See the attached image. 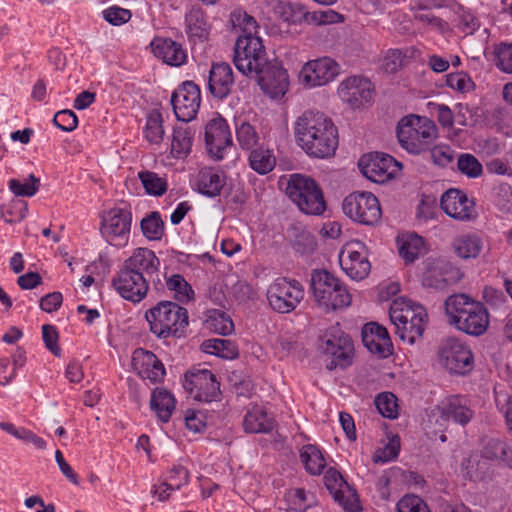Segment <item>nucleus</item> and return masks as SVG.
<instances>
[{"label":"nucleus","instance_id":"f257e3e1","mask_svg":"<svg viewBox=\"0 0 512 512\" xmlns=\"http://www.w3.org/2000/svg\"><path fill=\"white\" fill-rule=\"evenodd\" d=\"M160 261L147 248H138L124 261L112 280V286L126 300L140 302L148 292V282L158 272Z\"/></svg>","mask_w":512,"mask_h":512},{"label":"nucleus","instance_id":"f03ea898","mask_svg":"<svg viewBox=\"0 0 512 512\" xmlns=\"http://www.w3.org/2000/svg\"><path fill=\"white\" fill-rule=\"evenodd\" d=\"M295 136L299 146L310 156L327 158L338 146L337 129L323 113L306 111L296 121Z\"/></svg>","mask_w":512,"mask_h":512},{"label":"nucleus","instance_id":"7ed1b4c3","mask_svg":"<svg viewBox=\"0 0 512 512\" xmlns=\"http://www.w3.org/2000/svg\"><path fill=\"white\" fill-rule=\"evenodd\" d=\"M448 323L471 336L483 335L489 327L486 307L466 294L450 295L444 302Z\"/></svg>","mask_w":512,"mask_h":512},{"label":"nucleus","instance_id":"20e7f679","mask_svg":"<svg viewBox=\"0 0 512 512\" xmlns=\"http://www.w3.org/2000/svg\"><path fill=\"white\" fill-rule=\"evenodd\" d=\"M150 331L159 338L179 336L188 325V312L172 301H161L145 313Z\"/></svg>","mask_w":512,"mask_h":512},{"label":"nucleus","instance_id":"39448f33","mask_svg":"<svg viewBox=\"0 0 512 512\" xmlns=\"http://www.w3.org/2000/svg\"><path fill=\"white\" fill-rule=\"evenodd\" d=\"M436 137L437 127L426 117L406 116L397 126V138L400 145L413 154L426 151Z\"/></svg>","mask_w":512,"mask_h":512},{"label":"nucleus","instance_id":"423d86ee","mask_svg":"<svg viewBox=\"0 0 512 512\" xmlns=\"http://www.w3.org/2000/svg\"><path fill=\"white\" fill-rule=\"evenodd\" d=\"M310 287L317 303L327 310L344 308L351 303V296L341 281L325 269L312 271Z\"/></svg>","mask_w":512,"mask_h":512},{"label":"nucleus","instance_id":"0eeeda50","mask_svg":"<svg viewBox=\"0 0 512 512\" xmlns=\"http://www.w3.org/2000/svg\"><path fill=\"white\" fill-rule=\"evenodd\" d=\"M285 192L305 214L320 215L326 209L322 190L311 177L300 174L291 175Z\"/></svg>","mask_w":512,"mask_h":512},{"label":"nucleus","instance_id":"6e6552de","mask_svg":"<svg viewBox=\"0 0 512 512\" xmlns=\"http://www.w3.org/2000/svg\"><path fill=\"white\" fill-rule=\"evenodd\" d=\"M268 60L262 39L253 34L240 35L235 43L233 63L246 76H253Z\"/></svg>","mask_w":512,"mask_h":512},{"label":"nucleus","instance_id":"1a4fd4ad","mask_svg":"<svg viewBox=\"0 0 512 512\" xmlns=\"http://www.w3.org/2000/svg\"><path fill=\"white\" fill-rule=\"evenodd\" d=\"M438 360L445 370L455 375H467L474 367L472 351L454 337L441 341L438 347Z\"/></svg>","mask_w":512,"mask_h":512},{"label":"nucleus","instance_id":"9d476101","mask_svg":"<svg viewBox=\"0 0 512 512\" xmlns=\"http://www.w3.org/2000/svg\"><path fill=\"white\" fill-rule=\"evenodd\" d=\"M343 212L355 222L374 226L381 219V207L378 199L370 192H353L345 197Z\"/></svg>","mask_w":512,"mask_h":512},{"label":"nucleus","instance_id":"9b49d317","mask_svg":"<svg viewBox=\"0 0 512 512\" xmlns=\"http://www.w3.org/2000/svg\"><path fill=\"white\" fill-rule=\"evenodd\" d=\"M322 349L324 353L330 357L326 363L328 370L337 367L346 368L352 362L354 346L352 339L348 335H344L337 326L328 331L323 338Z\"/></svg>","mask_w":512,"mask_h":512},{"label":"nucleus","instance_id":"f8f14e48","mask_svg":"<svg viewBox=\"0 0 512 512\" xmlns=\"http://www.w3.org/2000/svg\"><path fill=\"white\" fill-rule=\"evenodd\" d=\"M303 296L304 290L300 283L296 280L287 281L285 278L275 280L267 290L269 305L279 313L293 311Z\"/></svg>","mask_w":512,"mask_h":512},{"label":"nucleus","instance_id":"ddd939ff","mask_svg":"<svg viewBox=\"0 0 512 512\" xmlns=\"http://www.w3.org/2000/svg\"><path fill=\"white\" fill-rule=\"evenodd\" d=\"M253 76L262 91L273 99L283 97L288 90L287 71L277 59H268Z\"/></svg>","mask_w":512,"mask_h":512},{"label":"nucleus","instance_id":"4468645a","mask_svg":"<svg viewBox=\"0 0 512 512\" xmlns=\"http://www.w3.org/2000/svg\"><path fill=\"white\" fill-rule=\"evenodd\" d=\"M358 167L367 179L375 183H383L393 177L402 164L388 154L375 152L363 155L358 162Z\"/></svg>","mask_w":512,"mask_h":512},{"label":"nucleus","instance_id":"2eb2a0df","mask_svg":"<svg viewBox=\"0 0 512 512\" xmlns=\"http://www.w3.org/2000/svg\"><path fill=\"white\" fill-rule=\"evenodd\" d=\"M200 103V88L193 81H185L171 96L174 114L177 120L183 122H189L196 117Z\"/></svg>","mask_w":512,"mask_h":512},{"label":"nucleus","instance_id":"dca6fc26","mask_svg":"<svg viewBox=\"0 0 512 512\" xmlns=\"http://www.w3.org/2000/svg\"><path fill=\"white\" fill-rule=\"evenodd\" d=\"M462 277L460 269L452 263L443 259H435L427 262L422 276V285L435 290H444L460 281Z\"/></svg>","mask_w":512,"mask_h":512},{"label":"nucleus","instance_id":"f3484780","mask_svg":"<svg viewBox=\"0 0 512 512\" xmlns=\"http://www.w3.org/2000/svg\"><path fill=\"white\" fill-rule=\"evenodd\" d=\"M184 388L190 393L195 392L194 398L199 401L221 400L220 383L216 380V376L207 369L187 372Z\"/></svg>","mask_w":512,"mask_h":512},{"label":"nucleus","instance_id":"a211bd4d","mask_svg":"<svg viewBox=\"0 0 512 512\" xmlns=\"http://www.w3.org/2000/svg\"><path fill=\"white\" fill-rule=\"evenodd\" d=\"M324 484L334 500L347 512H359L358 495L351 490L341 473L335 468H329L324 475Z\"/></svg>","mask_w":512,"mask_h":512},{"label":"nucleus","instance_id":"6ab92c4d","mask_svg":"<svg viewBox=\"0 0 512 512\" xmlns=\"http://www.w3.org/2000/svg\"><path fill=\"white\" fill-rule=\"evenodd\" d=\"M442 210L457 220H471L477 215L475 203L460 189L447 190L440 199Z\"/></svg>","mask_w":512,"mask_h":512},{"label":"nucleus","instance_id":"aec40b11","mask_svg":"<svg viewBox=\"0 0 512 512\" xmlns=\"http://www.w3.org/2000/svg\"><path fill=\"white\" fill-rule=\"evenodd\" d=\"M339 71L338 64L324 57L307 62L300 71V79L310 87L322 86L332 81Z\"/></svg>","mask_w":512,"mask_h":512},{"label":"nucleus","instance_id":"412c9836","mask_svg":"<svg viewBox=\"0 0 512 512\" xmlns=\"http://www.w3.org/2000/svg\"><path fill=\"white\" fill-rule=\"evenodd\" d=\"M205 143L211 157L216 160L223 158V150L232 145V136L224 118L217 117L207 123Z\"/></svg>","mask_w":512,"mask_h":512},{"label":"nucleus","instance_id":"4be33fe9","mask_svg":"<svg viewBox=\"0 0 512 512\" xmlns=\"http://www.w3.org/2000/svg\"><path fill=\"white\" fill-rule=\"evenodd\" d=\"M338 94L344 102L355 109L369 103L372 100L373 91L369 80L354 76L340 84Z\"/></svg>","mask_w":512,"mask_h":512},{"label":"nucleus","instance_id":"5701e85b","mask_svg":"<svg viewBox=\"0 0 512 512\" xmlns=\"http://www.w3.org/2000/svg\"><path fill=\"white\" fill-rule=\"evenodd\" d=\"M132 367L143 379H149L152 383L163 380L165 368L157 356L151 352L138 348L132 355Z\"/></svg>","mask_w":512,"mask_h":512},{"label":"nucleus","instance_id":"b1692460","mask_svg":"<svg viewBox=\"0 0 512 512\" xmlns=\"http://www.w3.org/2000/svg\"><path fill=\"white\" fill-rule=\"evenodd\" d=\"M364 346L373 354L381 358L389 356L392 351V342L385 327L375 322L367 323L361 331Z\"/></svg>","mask_w":512,"mask_h":512},{"label":"nucleus","instance_id":"393cba45","mask_svg":"<svg viewBox=\"0 0 512 512\" xmlns=\"http://www.w3.org/2000/svg\"><path fill=\"white\" fill-rule=\"evenodd\" d=\"M233 83V71L229 64L222 62L212 65L209 73L208 88L214 97L218 99L226 98L231 92Z\"/></svg>","mask_w":512,"mask_h":512},{"label":"nucleus","instance_id":"a878e982","mask_svg":"<svg viewBox=\"0 0 512 512\" xmlns=\"http://www.w3.org/2000/svg\"><path fill=\"white\" fill-rule=\"evenodd\" d=\"M132 214L124 208H112L107 211L101 222V231L108 236H123L130 232Z\"/></svg>","mask_w":512,"mask_h":512},{"label":"nucleus","instance_id":"bb28decb","mask_svg":"<svg viewBox=\"0 0 512 512\" xmlns=\"http://www.w3.org/2000/svg\"><path fill=\"white\" fill-rule=\"evenodd\" d=\"M150 46L157 58L171 66H180L186 59V54L181 45L170 38L155 37Z\"/></svg>","mask_w":512,"mask_h":512},{"label":"nucleus","instance_id":"cd10ccee","mask_svg":"<svg viewBox=\"0 0 512 512\" xmlns=\"http://www.w3.org/2000/svg\"><path fill=\"white\" fill-rule=\"evenodd\" d=\"M439 413L442 422H448L452 419L455 423L462 426L469 423L473 417V412L464 404L458 396H452L435 409ZM443 425V423H441Z\"/></svg>","mask_w":512,"mask_h":512},{"label":"nucleus","instance_id":"c85d7f7f","mask_svg":"<svg viewBox=\"0 0 512 512\" xmlns=\"http://www.w3.org/2000/svg\"><path fill=\"white\" fill-rule=\"evenodd\" d=\"M461 468L465 477L475 482L490 479L493 474L491 463L480 451L472 452L467 458H464Z\"/></svg>","mask_w":512,"mask_h":512},{"label":"nucleus","instance_id":"c756f323","mask_svg":"<svg viewBox=\"0 0 512 512\" xmlns=\"http://www.w3.org/2000/svg\"><path fill=\"white\" fill-rule=\"evenodd\" d=\"M341 268L353 280H362L368 276L371 265L365 256H362L358 251H343L339 256Z\"/></svg>","mask_w":512,"mask_h":512},{"label":"nucleus","instance_id":"7c9ffc66","mask_svg":"<svg viewBox=\"0 0 512 512\" xmlns=\"http://www.w3.org/2000/svg\"><path fill=\"white\" fill-rule=\"evenodd\" d=\"M174 396L164 388H155L150 399V408L162 422H168L175 410Z\"/></svg>","mask_w":512,"mask_h":512},{"label":"nucleus","instance_id":"2f4dec72","mask_svg":"<svg viewBox=\"0 0 512 512\" xmlns=\"http://www.w3.org/2000/svg\"><path fill=\"white\" fill-rule=\"evenodd\" d=\"M480 453L489 463L505 464L512 469V449L504 441L494 438L490 439L485 443Z\"/></svg>","mask_w":512,"mask_h":512},{"label":"nucleus","instance_id":"473e14b6","mask_svg":"<svg viewBox=\"0 0 512 512\" xmlns=\"http://www.w3.org/2000/svg\"><path fill=\"white\" fill-rule=\"evenodd\" d=\"M198 191L208 197L220 195L225 185V176L214 171L212 168H205L198 175Z\"/></svg>","mask_w":512,"mask_h":512},{"label":"nucleus","instance_id":"72a5a7b5","mask_svg":"<svg viewBox=\"0 0 512 512\" xmlns=\"http://www.w3.org/2000/svg\"><path fill=\"white\" fill-rule=\"evenodd\" d=\"M454 252L462 259L476 258L483 247L480 237L474 234L460 235L452 242Z\"/></svg>","mask_w":512,"mask_h":512},{"label":"nucleus","instance_id":"f704fd0d","mask_svg":"<svg viewBox=\"0 0 512 512\" xmlns=\"http://www.w3.org/2000/svg\"><path fill=\"white\" fill-rule=\"evenodd\" d=\"M243 426L249 433H269L274 428V421L261 409L248 411L243 420Z\"/></svg>","mask_w":512,"mask_h":512},{"label":"nucleus","instance_id":"c9c22d12","mask_svg":"<svg viewBox=\"0 0 512 512\" xmlns=\"http://www.w3.org/2000/svg\"><path fill=\"white\" fill-rule=\"evenodd\" d=\"M399 255L406 265L412 264L420 254L423 239L417 234L403 235L397 238Z\"/></svg>","mask_w":512,"mask_h":512},{"label":"nucleus","instance_id":"e433bc0d","mask_svg":"<svg viewBox=\"0 0 512 512\" xmlns=\"http://www.w3.org/2000/svg\"><path fill=\"white\" fill-rule=\"evenodd\" d=\"M202 348L206 353H210L223 359H236L239 356L237 345L228 339H208L203 342Z\"/></svg>","mask_w":512,"mask_h":512},{"label":"nucleus","instance_id":"4c0bfd02","mask_svg":"<svg viewBox=\"0 0 512 512\" xmlns=\"http://www.w3.org/2000/svg\"><path fill=\"white\" fill-rule=\"evenodd\" d=\"M249 165L255 172L265 175L274 169L276 158L269 149L257 147L250 152Z\"/></svg>","mask_w":512,"mask_h":512},{"label":"nucleus","instance_id":"58836bf2","mask_svg":"<svg viewBox=\"0 0 512 512\" xmlns=\"http://www.w3.org/2000/svg\"><path fill=\"white\" fill-rule=\"evenodd\" d=\"M300 459L306 470L311 474H320L326 462L320 450L311 444L305 445L300 451Z\"/></svg>","mask_w":512,"mask_h":512},{"label":"nucleus","instance_id":"ea45409f","mask_svg":"<svg viewBox=\"0 0 512 512\" xmlns=\"http://www.w3.org/2000/svg\"><path fill=\"white\" fill-rule=\"evenodd\" d=\"M274 11L280 19L289 24L299 23L308 15L300 3L290 1H280Z\"/></svg>","mask_w":512,"mask_h":512},{"label":"nucleus","instance_id":"a19ab883","mask_svg":"<svg viewBox=\"0 0 512 512\" xmlns=\"http://www.w3.org/2000/svg\"><path fill=\"white\" fill-rule=\"evenodd\" d=\"M389 315L390 320L394 325H399V323H412L411 320L415 319L419 320L420 324H426L428 317L426 310L420 305L400 310L391 308Z\"/></svg>","mask_w":512,"mask_h":512},{"label":"nucleus","instance_id":"79ce46f5","mask_svg":"<svg viewBox=\"0 0 512 512\" xmlns=\"http://www.w3.org/2000/svg\"><path fill=\"white\" fill-rule=\"evenodd\" d=\"M143 235L149 240H160L165 233V225L158 211H153L140 222Z\"/></svg>","mask_w":512,"mask_h":512},{"label":"nucleus","instance_id":"37998d69","mask_svg":"<svg viewBox=\"0 0 512 512\" xmlns=\"http://www.w3.org/2000/svg\"><path fill=\"white\" fill-rule=\"evenodd\" d=\"M192 145V133L188 128L175 127L171 141V153L176 157L186 156Z\"/></svg>","mask_w":512,"mask_h":512},{"label":"nucleus","instance_id":"c03bdc74","mask_svg":"<svg viewBox=\"0 0 512 512\" xmlns=\"http://www.w3.org/2000/svg\"><path fill=\"white\" fill-rule=\"evenodd\" d=\"M164 134L162 115L158 110H152L147 116L145 138L152 144H159Z\"/></svg>","mask_w":512,"mask_h":512},{"label":"nucleus","instance_id":"a18cd8bd","mask_svg":"<svg viewBox=\"0 0 512 512\" xmlns=\"http://www.w3.org/2000/svg\"><path fill=\"white\" fill-rule=\"evenodd\" d=\"M378 412L385 418L395 419L398 416L397 397L392 392H382L374 400Z\"/></svg>","mask_w":512,"mask_h":512},{"label":"nucleus","instance_id":"49530a36","mask_svg":"<svg viewBox=\"0 0 512 512\" xmlns=\"http://www.w3.org/2000/svg\"><path fill=\"white\" fill-rule=\"evenodd\" d=\"M146 192L151 195L161 196L167 190V182L151 171H141L138 174Z\"/></svg>","mask_w":512,"mask_h":512},{"label":"nucleus","instance_id":"de8ad7c7","mask_svg":"<svg viewBox=\"0 0 512 512\" xmlns=\"http://www.w3.org/2000/svg\"><path fill=\"white\" fill-rule=\"evenodd\" d=\"M236 136L240 147L245 150L254 149L260 139L255 127L245 121L237 126Z\"/></svg>","mask_w":512,"mask_h":512},{"label":"nucleus","instance_id":"09e8293b","mask_svg":"<svg viewBox=\"0 0 512 512\" xmlns=\"http://www.w3.org/2000/svg\"><path fill=\"white\" fill-rule=\"evenodd\" d=\"M411 321L412 323H399V325H395L396 334L402 341H407L409 344H413L420 338L425 328V324H420L419 320L415 319Z\"/></svg>","mask_w":512,"mask_h":512},{"label":"nucleus","instance_id":"8fccbe9b","mask_svg":"<svg viewBox=\"0 0 512 512\" xmlns=\"http://www.w3.org/2000/svg\"><path fill=\"white\" fill-rule=\"evenodd\" d=\"M40 180L33 174L29 175V182L21 183L17 179H11L9 181V188L11 192L16 196L31 197L36 194L39 190Z\"/></svg>","mask_w":512,"mask_h":512},{"label":"nucleus","instance_id":"3c124183","mask_svg":"<svg viewBox=\"0 0 512 512\" xmlns=\"http://www.w3.org/2000/svg\"><path fill=\"white\" fill-rule=\"evenodd\" d=\"M458 170L470 178H476L482 174L483 168L478 159L472 154H461L457 161Z\"/></svg>","mask_w":512,"mask_h":512},{"label":"nucleus","instance_id":"603ef678","mask_svg":"<svg viewBox=\"0 0 512 512\" xmlns=\"http://www.w3.org/2000/svg\"><path fill=\"white\" fill-rule=\"evenodd\" d=\"M166 285L168 289L178 294V300H190L193 298L194 291L190 284L180 274H174L167 279Z\"/></svg>","mask_w":512,"mask_h":512},{"label":"nucleus","instance_id":"864d4df0","mask_svg":"<svg viewBox=\"0 0 512 512\" xmlns=\"http://www.w3.org/2000/svg\"><path fill=\"white\" fill-rule=\"evenodd\" d=\"M400 451V438L399 436H393L384 448L376 450L373 461L375 463H385L395 459Z\"/></svg>","mask_w":512,"mask_h":512},{"label":"nucleus","instance_id":"5fc2aeb1","mask_svg":"<svg viewBox=\"0 0 512 512\" xmlns=\"http://www.w3.org/2000/svg\"><path fill=\"white\" fill-rule=\"evenodd\" d=\"M494 54L495 65L505 73H512V44H500Z\"/></svg>","mask_w":512,"mask_h":512},{"label":"nucleus","instance_id":"6e6d98bb","mask_svg":"<svg viewBox=\"0 0 512 512\" xmlns=\"http://www.w3.org/2000/svg\"><path fill=\"white\" fill-rule=\"evenodd\" d=\"M397 512H430L426 503L418 496L405 495L396 506Z\"/></svg>","mask_w":512,"mask_h":512},{"label":"nucleus","instance_id":"4d7b16f0","mask_svg":"<svg viewBox=\"0 0 512 512\" xmlns=\"http://www.w3.org/2000/svg\"><path fill=\"white\" fill-rule=\"evenodd\" d=\"M446 85L462 93L468 92L474 87L471 78L463 72L448 74L446 76Z\"/></svg>","mask_w":512,"mask_h":512},{"label":"nucleus","instance_id":"13d9d810","mask_svg":"<svg viewBox=\"0 0 512 512\" xmlns=\"http://www.w3.org/2000/svg\"><path fill=\"white\" fill-rule=\"evenodd\" d=\"M214 315L210 316L211 326L215 332L221 335H228L234 329V324L230 317L223 311L214 310Z\"/></svg>","mask_w":512,"mask_h":512},{"label":"nucleus","instance_id":"bf43d9fd","mask_svg":"<svg viewBox=\"0 0 512 512\" xmlns=\"http://www.w3.org/2000/svg\"><path fill=\"white\" fill-rule=\"evenodd\" d=\"M189 480L188 470L181 466H174L170 470L169 483L165 482L162 486L166 487L167 490L180 489L183 485L187 484Z\"/></svg>","mask_w":512,"mask_h":512},{"label":"nucleus","instance_id":"052dcab7","mask_svg":"<svg viewBox=\"0 0 512 512\" xmlns=\"http://www.w3.org/2000/svg\"><path fill=\"white\" fill-rule=\"evenodd\" d=\"M53 123L63 131H73L78 125V118L72 110H61L53 118Z\"/></svg>","mask_w":512,"mask_h":512},{"label":"nucleus","instance_id":"680f3d73","mask_svg":"<svg viewBox=\"0 0 512 512\" xmlns=\"http://www.w3.org/2000/svg\"><path fill=\"white\" fill-rule=\"evenodd\" d=\"M42 337L46 348L56 357L61 355V349L58 345L59 335L53 325L45 324L42 326Z\"/></svg>","mask_w":512,"mask_h":512},{"label":"nucleus","instance_id":"e2e57ef3","mask_svg":"<svg viewBox=\"0 0 512 512\" xmlns=\"http://www.w3.org/2000/svg\"><path fill=\"white\" fill-rule=\"evenodd\" d=\"M430 156L436 165L445 167L453 161L454 151L447 145H438L430 150Z\"/></svg>","mask_w":512,"mask_h":512},{"label":"nucleus","instance_id":"0e129e2a","mask_svg":"<svg viewBox=\"0 0 512 512\" xmlns=\"http://www.w3.org/2000/svg\"><path fill=\"white\" fill-rule=\"evenodd\" d=\"M104 19L112 25H121L131 18V12L118 6L110 7L103 12Z\"/></svg>","mask_w":512,"mask_h":512},{"label":"nucleus","instance_id":"69168bd1","mask_svg":"<svg viewBox=\"0 0 512 512\" xmlns=\"http://www.w3.org/2000/svg\"><path fill=\"white\" fill-rule=\"evenodd\" d=\"M403 60L401 50H389L382 61V69L389 74L395 73L402 66Z\"/></svg>","mask_w":512,"mask_h":512},{"label":"nucleus","instance_id":"338daca9","mask_svg":"<svg viewBox=\"0 0 512 512\" xmlns=\"http://www.w3.org/2000/svg\"><path fill=\"white\" fill-rule=\"evenodd\" d=\"M231 20L234 26L238 25L242 29L243 35L253 34L257 28L255 19L246 12L233 13Z\"/></svg>","mask_w":512,"mask_h":512},{"label":"nucleus","instance_id":"774afa93","mask_svg":"<svg viewBox=\"0 0 512 512\" xmlns=\"http://www.w3.org/2000/svg\"><path fill=\"white\" fill-rule=\"evenodd\" d=\"M316 247L315 238L308 232L302 233L293 242V248L296 252L301 254H307L314 251Z\"/></svg>","mask_w":512,"mask_h":512}]
</instances>
